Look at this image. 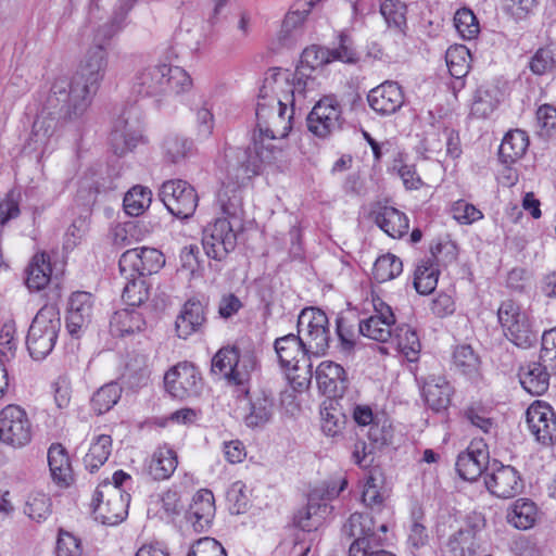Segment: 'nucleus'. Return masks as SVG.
<instances>
[{
	"instance_id": "obj_1",
	"label": "nucleus",
	"mask_w": 556,
	"mask_h": 556,
	"mask_svg": "<svg viewBox=\"0 0 556 556\" xmlns=\"http://www.w3.org/2000/svg\"><path fill=\"white\" fill-rule=\"evenodd\" d=\"M287 108L278 105L277 94L270 89L263 92L261 88L255 110L258 136L254 135L252 146L226 150V178L218 200L228 217L236 218L241 212L240 188L258 174L261 163H270L275 159L274 147L264 146L263 140L288 136L292 113L287 116Z\"/></svg>"
},
{
	"instance_id": "obj_2",
	"label": "nucleus",
	"mask_w": 556,
	"mask_h": 556,
	"mask_svg": "<svg viewBox=\"0 0 556 556\" xmlns=\"http://www.w3.org/2000/svg\"><path fill=\"white\" fill-rule=\"evenodd\" d=\"M108 66V49L103 43H92L71 79L63 77L54 80L51 92L64 103L68 119L78 118L87 111L105 77Z\"/></svg>"
},
{
	"instance_id": "obj_3",
	"label": "nucleus",
	"mask_w": 556,
	"mask_h": 556,
	"mask_svg": "<svg viewBox=\"0 0 556 556\" xmlns=\"http://www.w3.org/2000/svg\"><path fill=\"white\" fill-rule=\"evenodd\" d=\"M189 74L179 66L149 65L139 70L132 83L134 92L142 97L159 98L179 94L191 88Z\"/></svg>"
},
{
	"instance_id": "obj_4",
	"label": "nucleus",
	"mask_w": 556,
	"mask_h": 556,
	"mask_svg": "<svg viewBox=\"0 0 556 556\" xmlns=\"http://www.w3.org/2000/svg\"><path fill=\"white\" fill-rule=\"evenodd\" d=\"M256 368V356L251 352L241 353L237 346L222 348L212 358V372L222 374L237 397L249 395L251 376Z\"/></svg>"
},
{
	"instance_id": "obj_5",
	"label": "nucleus",
	"mask_w": 556,
	"mask_h": 556,
	"mask_svg": "<svg viewBox=\"0 0 556 556\" xmlns=\"http://www.w3.org/2000/svg\"><path fill=\"white\" fill-rule=\"evenodd\" d=\"M61 316L54 305L42 306L34 317L26 337V346L31 358L41 361L53 350L59 331Z\"/></svg>"
},
{
	"instance_id": "obj_6",
	"label": "nucleus",
	"mask_w": 556,
	"mask_h": 556,
	"mask_svg": "<svg viewBox=\"0 0 556 556\" xmlns=\"http://www.w3.org/2000/svg\"><path fill=\"white\" fill-rule=\"evenodd\" d=\"M313 84L311 74L303 68H296L294 73L277 68L275 73L265 78L262 91L270 89L277 94L278 105H290L293 111L295 106L302 108L309 86Z\"/></svg>"
},
{
	"instance_id": "obj_7",
	"label": "nucleus",
	"mask_w": 556,
	"mask_h": 556,
	"mask_svg": "<svg viewBox=\"0 0 556 556\" xmlns=\"http://www.w3.org/2000/svg\"><path fill=\"white\" fill-rule=\"evenodd\" d=\"M505 337L518 348L529 349L538 342L539 329L529 314L514 300H504L497 309Z\"/></svg>"
},
{
	"instance_id": "obj_8",
	"label": "nucleus",
	"mask_w": 556,
	"mask_h": 556,
	"mask_svg": "<svg viewBox=\"0 0 556 556\" xmlns=\"http://www.w3.org/2000/svg\"><path fill=\"white\" fill-rule=\"evenodd\" d=\"M342 535L353 539L349 546V556H364L366 549L383 545L381 533L388 531V526L381 523L378 528L369 514L354 513L344 522Z\"/></svg>"
},
{
	"instance_id": "obj_9",
	"label": "nucleus",
	"mask_w": 556,
	"mask_h": 556,
	"mask_svg": "<svg viewBox=\"0 0 556 556\" xmlns=\"http://www.w3.org/2000/svg\"><path fill=\"white\" fill-rule=\"evenodd\" d=\"M160 198L168 212L181 219L194 214L199 201L195 189L182 179L165 181L161 187Z\"/></svg>"
},
{
	"instance_id": "obj_10",
	"label": "nucleus",
	"mask_w": 556,
	"mask_h": 556,
	"mask_svg": "<svg viewBox=\"0 0 556 556\" xmlns=\"http://www.w3.org/2000/svg\"><path fill=\"white\" fill-rule=\"evenodd\" d=\"M142 137L141 114L137 109H128L114 122L110 142L116 155L132 151Z\"/></svg>"
},
{
	"instance_id": "obj_11",
	"label": "nucleus",
	"mask_w": 556,
	"mask_h": 556,
	"mask_svg": "<svg viewBox=\"0 0 556 556\" xmlns=\"http://www.w3.org/2000/svg\"><path fill=\"white\" fill-rule=\"evenodd\" d=\"M299 331H306L304 344L307 353L324 354L329 346L328 317L319 308H305L298 319Z\"/></svg>"
},
{
	"instance_id": "obj_12",
	"label": "nucleus",
	"mask_w": 556,
	"mask_h": 556,
	"mask_svg": "<svg viewBox=\"0 0 556 556\" xmlns=\"http://www.w3.org/2000/svg\"><path fill=\"white\" fill-rule=\"evenodd\" d=\"M31 440V424L26 412L17 405H8L0 412V441L22 447Z\"/></svg>"
},
{
	"instance_id": "obj_13",
	"label": "nucleus",
	"mask_w": 556,
	"mask_h": 556,
	"mask_svg": "<svg viewBox=\"0 0 556 556\" xmlns=\"http://www.w3.org/2000/svg\"><path fill=\"white\" fill-rule=\"evenodd\" d=\"M202 245L206 255L224 261L237 245V233L228 218H217L203 231Z\"/></svg>"
},
{
	"instance_id": "obj_14",
	"label": "nucleus",
	"mask_w": 556,
	"mask_h": 556,
	"mask_svg": "<svg viewBox=\"0 0 556 556\" xmlns=\"http://www.w3.org/2000/svg\"><path fill=\"white\" fill-rule=\"evenodd\" d=\"M164 384L173 397L184 400L200 394L202 378L193 364L184 362L165 374Z\"/></svg>"
},
{
	"instance_id": "obj_15",
	"label": "nucleus",
	"mask_w": 556,
	"mask_h": 556,
	"mask_svg": "<svg viewBox=\"0 0 556 556\" xmlns=\"http://www.w3.org/2000/svg\"><path fill=\"white\" fill-rule=\"evenodd\" d=\"M306 122L308 130L319 138H326L341 129L342 112L336 98L320 99L308 114Z\"/></svg>"
},
{
	"instance_id": "obj_16",
	"label": "nucleus",
	"mask_w": 556,
	"mask_h": 556,
	"mask_svg": "<svg viewBox=\"0 0 556 556\" xmlns=\"http://www.w3.org/2000/svg\"><path fill=\"white\" fill-rule=\"evenodd\" d=\"M486 489L495 496L510 498L522 490V480L519 472L509 465L494 460L484 477Z\"/></svg>"
},
{
	"instance_id": "obj_17",
	"label": "nucleus",
	"mask_w": 556,
	"mask_h": 556,
	"mask_svg": "<svg viewBox=\"0 0 556 556\" xmlns=\"http://www.w3.org/2000/svg\"><path fill=\"white\" fill-rule=\"evenodd\" d=\"M375 314L358 323L359 334L378 341L387 342L392 338L395 317L392 308L380 298L372 300Z\"/></svg>"
},
{
	"instance_id": "obj_18",
	"label": "nucleus",
	"mask_w": 556,
	"mask_h": 556,
	"mask_svg": "<svg viewBox=\"0 0 556 556\" xmlns=\"http://www.w3.org/2000/svg\"><path fill=\"white\" fill-rule=\"evenodd\" d=\"M526 417L529 430L539 443L546 446L556 443V415L549 405L535 402L528 407Z\"/></svg>"
},
{
	"instance_id": "obj_19",
	"label": "nucleus",
	"mask_w": 556,
	"mask_h": 556,
	"mask_svg": "<svg viewBox=\"0 0 556 556\" xmlns=\"http://www.w3.org/2000/svg\"><path fill=\"white\" fill-rule=\"evenodd\" d=\"M93 300L89 292L77 291L70 298L66 329L74 338H79L92 318Z\"/></svg>"
},
{
	"instance_id": "obj_20",
	"label": "nucleus",
	"mask_w": 556,
	"mask_h": 556,
	"mask_svg": "<svg viewBox=\"0 0 556 556\" xmlns=\"http://www.w3.org/2000/svg\"><path fill=\"white\" fill-rule=\"evenodd\" d=\"M367 101L377 114L391 115L403 106L404 93L396 81L387 80L369 91Z\"/></svg>"
},
{
	"instance_id": "obj_21",
	"label": "nucleus",
	"mask_w": 556,
	"mask_h": 556,
	"mask_svg": "<svg viewBox=\"0 0 556 556\" xmlns=\"http://www.w3.org/2000/svg\"><path fill=\"white\" fill-rule=\"evenodd\" d=\"M315 377L319 391L328 397H341L348 389L346 371L334 362H321Z\"/></svg>"
},
{
	"instance_id": "obj_22",
	"label": "nucleus",
	"mask_w": 556,
	"mask_h": 556,
	"mask_svg": "<svg viewBox=\"0 0 556 556\" xmlns=\"http://www.w3.org/2000/svg\"><path fill=\"white\" fill-rule=\"evenodd\" d=\"M215 500L212 491L201 489L193 495L186 518L192 525L195 532H203L210 528L215 516Z\"/></svg>"
},
{
	"instance_id": "obj_23",
	"label": "nucleus",
	"mask_w": 556,
	"mask_h": 556,
	"mask_svg": "<svg viewBox=\"0 0 556 556\" xmlns=\"http://www.w3.org/2000/svg\"><path fill=\"white\" fill-rule=\"evenodd\" d=\"M443 249L450 250L452 257H454L453 244L438 243L431 247V257L428 260H422L420 264L417 266L414 275V287L418 293L429 294L435 289L438 283L439 270L434 266L432 258H437L438 254H440Z\"/></svg>"
},
{
	"instance_id": "obj_24",
	"label": "nucleus",
	"mask_w": 556,
	"mask_h": 556,
	"mask_svg": "<svg viewBox=\"0 0 556 556\" xmlns=\"http://www.w3.org/2000/svg\"><path fill=\"white\" fill-rule=\"evenodd\" d=\"M274 348L280 366L288 370H298L300 356L304 357L307 354L304 339L293 333L276 339Z\"/></svg>"
},
{
	"instance_id": "obj_25",
	"label": "nucleus",
	"mask_w": 556,
	"mask_h": 556,
	"mask_svg": "<svg viewBox=\"0 0 556 556\" xmlns=\"http://www.w3.org/2000/svg\"><path fill=\"white\" fill-rule=\"evenodd\" d=\"M518 377L522 388L531 395L540 396L548 390L551 372L542 362H530L521 366Z\"/></svg>"
},
{
	"instance_id": "obj_26",
	"label": "nucleus",
	"mask_w": 556,
	"mask_h": 556,
	"mask_svg": "<svg viewBox=\"0 0 556 556\" xmlns=\"http://www.w3.org/2000/svg\"><path fill=\"white\" fill-rule=\"evenodd\" d=\"M489 453L484 450H468L458 455L456 470L460 478L467 481H476L482 473L486 476L490 468Z\"/></svg>"
},
{
	"instance_id": "obj_27",
	"label": "nucleus",
	"mask_w": 556,
	"mask_h": 556,
	"mask_svg": "<svg viewBox=\"0 0 556 556\" xmlns=\"http://www.w3.org/2000/svg\"><path fill=\"white\" fill-rule=\"evenodd\" d=\"M479 531V525L467 522L452 533L446 543L451 556H473L478 548L477 534Z\"/></svg>"
},
{
	"instance_id": "obj_28",
	"label": "nucleus",
	"mask_w": 556,
	"mask_h": 556,
	"mask_svg": "<svg viewBox=\"0 0 556 556\" xmlns=\"http://www.w3.org/2000/svg\"><path fill=\"white\" fill-rule=\"evenodd\" d=\"M205 321L204 307L200 301L189 300L178 315L175 326L179 338L188 339L199 331Z\"/></svg>"
},
{
	"instance_id": "obj_29",
	"label": "nucleus",
	"mask_w": 556,
	"mask_h": 556,
	"mask_svg": "<svg viewBox=\"0 0 556 556\" xmlns=\"http://www.w3.org/2000/svg\"><path fill=\"white\" fill-rule=\"evenodd\" d=\"M452 387L443 377H430L422 386V395L434 412L446 409L451 403Z\"/></svg>"
},
{
	"instance_id": "obj_30",
	"label": "nucleus",
	"mask_w": 556,
	"mask_h": 556,
	"mask_svg": "<svg viewBox=\"0 0 556 556\" xmlns=\"http://www.w3.org/2000/svg\"><path fill=\"white\" fill-rule=\"evenodd\" d=\"M274 397L270 394L261 392L251 396L249 413L244 416V424L249 428L265 426L274 414Z\"/></svg>"
},
{
	"instance_id": "obj_31",
	"label": "nucleus",
	"mask_w": 556,
	"mask_h": 556,
	"mask_svg": "<svg viewBox=\"0 0 556 556\" xmlns=\"http://www.w3.org/2000/svg\"><path fill=\"white\" fill-rule=\"evenodd\" d=\"M48 464L53 481L60 485H70L73 480V471L70 457L62 444L53 443L49 447Z\"/></svg>"
},
{
	"instance_id": "obj_32",
	"label": "nucleus",
	"mask_w": 556,
	"mask_h": 556,
	"mask_svg": "<svg viewBox=\"0 0 556 556\" xmlns=\"http://www.w3.org/2000/svg\"><path fill=\"white\" fill-rule=\"evenodd\" d=\"M329 513L330 507L327 503L309 500L307 505L295 514L294 525L303 531H316L323 526Z\"/></svg>"
},
{
	"instance_id": "obj_33",
	"label": "nucleus",
	"mask_w": 556,
	"mask_h": 556,
	"mask_svg": "<svg viewBox=\"0 0 556 556\" xmlns=\"http://www.w3.org/2000/svg\"><path fill=\"white\" fill-rule=\"evenodd\" d=\"M128 500L122 492L113 494L104 504H97L93 507L96 520H100L103 525H117L124 520L127 515Z\"/></svg>"
},
{
	"instance_id": "obj_34",
	"label": "nucleus",
	"mask_w": 556,
	"mask_h": 556,
	"mask_svg": "<svg viewBox=\"0 0 556 556\" xmlns=\"http://www.w3.org/2000/svg\"><path fill=\"white\" fill-rule=\"evenodd\" d=\"M375 223L391 238H401L408 230L407 216L392 206L381 207L376 213Z\"/></svg>"
},
{
	"instance_id": "obj_35",
	"label": "nucleus",
	"mask_w": 556,
	"mask_h": 556,
	"mask_svg": "<svg viewBox=\"0 0 556 556\" xmlns=\"http://www.w3.org/2000/svg\"><path fill=\"white\" fill-rule=\"evenodd\" d=\"M178 465L176 452L167 445L160 446L152 455L148 472L154 480L168 479Z\"/></svg>"
},
{
	"instance_id": "obj_36",
	"label": "nucleus",
	"mask_w": 556,
	"mask_h": 556,
	"mask_svg": "<svg viewBox=\"0 0 556 556\" xmlns=\"http://www.w3.org/2000/svg\"><path fill=\"white\" fill-rule=\"evenodd\" d=\"M529 146L526 131L515 129L508 131L502 140L498 149V157L502 163L513 164L523 156Z\"/></svg>"
},
{
	"instance_id": "obj_37",
	"label": "nucleus",
	"mask_w": 556,
	"mask_h": 556,
	"mask_svg": "<svg viewBox=\"0 0 556 556\" xmlns=\"http://www.w3.org/2000/svg\"><path fill=\"white\" fill-rule=\"evenodd\" d=\"M146 327L142 313L136 309H122L115 312L110 320V329L113 336L125 337L140 332Z\"/></svg>"
},
{
	"instance_id": "obj_38",
	"label": "nucleus",
	"mask_w": 556,
	"mask_h": 556,
	"mask_svg": "<svg viewBox=\"0 0 556 556\" xmlns=\"http://www.w3.org/2000/svg\"><path fill=\"white\" fill-rule=\"evenodd\" d=\"M50 256L46 252L33 256L26 269V285L30 290H42L51 278Z\"/></svg>"
},
{
	"instance_id": "obj_39",
	"label": "nucleus",
	"mask_w": 556,
	"mask_h": 556,
	"mask_svg": "<svg viewBox=\"0 0 556 556\" xmlns=\"http://www.w3.org/2000/svg\"><path fill=\"white\" fill-rule=\"evenodd\" d=\"M480 357L470 345L455 348L453 352V366L462 375L471 380H477L480 377Z\"/></svg>"
},
{
	"instance_id": "obj_40",
	"label": "nucleus",
	"mask_w": 556,
	"mask_h": 556,
	"mask_svg": "<svg viewBox=\"0 0 556 556\" xmlns=\"http://www.w3.org/2000/svg\"><path fill=\"white\" fill-rule=\"evenodd\" d=\"M112 452V439L108 434L97 435L84 457L85 467L94 472L108 460Z\"/></svg>"
},
{
	"instance_id": "obj_41",
	"label": "nucleus",
	"mask_w": 556,
	"mask_h": 556,
	"mask_svg": "<svg viewBox=\"0 0 556 556\" xmlns=\"http://www.w3.org/2000/svg\"><path fill=\"white\" fill-rule=\"evenodd\" d=\"M536 518V506L527 498L517 500L507 513V521L517 529H530Z\"/></svg>"
},
{
	"instance_id": "obj_42",
	"label": "nucleus",
	"mask_w": 556,
	"mask_h": 556,
	"mask_svg": "<svg viewBox=\"0 0 556 556\" xmlns=\"http://www.w3.org/2000/svg\"><path fill=\"white\" fill-rule=\"evenodd\" d=\"M123 389L117 382H110L99 388L92 395L90 405L97 415L111 410L119 401Z\"/></svg>"
},
{
	"instance_id": "obj_43",
	"label": "nucleus",
	"mask_w": 556,
	"mask_h": 556,
	"mask_svg": "<svg viewBox=\"0 0 556 556\" xmlns=\"http://www.w3.org/2000/svg\"><path fill=\"white\" fill-rule=\"evenodd\" d=\"M497 94L498 90L494 87L478 88L471 105V114L478 118L489 117L500 102Z\"/></svg>"
},
{
	"instance_id": "obj_44",
	"label": "nucleus",
	"mask_w": 556,
	"mask_h": 556,
	"mask_svg": "<svg viewBox=\"0 0 556 556\" xmlns=\"http://www.w3.org/2000/svg\"><path fill=\"white\" fill-rule=\"evenodd\" d=\"M152 192L142 186L132 187L124 197L123 206L129 216L141 215L151 204Z\"/></svg>"
},
{
	"instance_id": "obj_45",
	"label": "nucleus",
	"mask_w": 556,
	"mask_h": 556,
	"mask_svg": "<svg viewBox=\"0 0 556 556\" xmlns=\"http://www.w3.org/2000/svg\"><path fill=\"white\" fill-rule=\"evenodd\" d=\"M556 68V47L539 48L529 60V70L536 76L552 74Z\"/></svg>"
},
{
	"instance_id": "obj_46",
	"label": "nucleus",
	"mask_w": 556,
	"mask_h": 556,
	"mask_svg": "<svg viewBox=\"0 0 556 556\" xmlns=\"http://www.w3.org/2000/svg\"><path fill=\"white\" fill-rule=\"evenodd\" d=\"M402 270V261L397 256L388 253L376 260L372 268V277L377 282L382 283L394 279Z\"/></svg>"
},
{
	"instance_id": "obj_47",
	"label": "nucleus",
	"mask_w": 556,
	"mask_h": 556,
	"mask_svg": "<svg viewBox=\"0 0 556 556\" xmlns=\"http://www.w3.org/2000/svg\"><path fill=\"white\" fill-rule=\"evenodd\" d=\"M100 187L101 185L97 178V173L92 169L86 172L78 181V189L75 198L77 204L86 207L93 205L100 192Z\"/></svg>"
},
{
	"instance_id": "obj_48",
	"label": "nucleus",
	"mask_w": 556,
	"mask_h": 556,
	"mask_svg": "<svg viewBox=\"0 0 556 556\" xmlns=\"http://www.w3.org/2000/svg\"><path fill=\"white\" fill-rule=\"evenodd\" d=\"M380 13L389 27L404 33L406 23L407 7L400 0H384L380 5Z\"/></svg>"
},
{
	"instance_id": "obj_49",
	"label": "nucleus",
	"mask_w": 556,
	"mask_h": 556,
	"mask_svg": "<svg viewBox=\"0 0 556 556\" xmlns=\"http://www.w3.org/2000/svg\"><path fill=\"white\" fill-rule=\"evenodd\" d=\"M393 339L396 341L397 348L408 358L415 357L420 351V341L414 329L407 325L399 326L393 329Z\"/></svg>"
},
{
	"instance_id": "obj_50",
	"label": "nucleus",
	"mask_w": 556,
	"mask_h": 556,
	"mask_svg": "<svg viewBox=\"0 0 556 556\" xmlns=\"http://www.w3.org/2000/svg\"><path fill=\"white\" fill-rule=\"evenodd\" d=\"M469 50L465 46L451 47L446 51V65L450 74L455 78H462L469 72Z\"/></svg>"
},
{
	"instance_id": "obj_51",
	"label": "nucleus",
	"mask_w": 556,
	"mask_h": 556,
	"mask_svg": "<svg viewBox=\"0 0 556 556\" xmlns=\"http://www.w3.org/2000/svg\"><path fill=\"white\" fill-rule=\"evenodd\" d=\"M51 500L42 492H33L28 495L24 513L33 520L40 522L51 514Z\"/></svg>"
},
{
	"instance_id": "obj_52",
	"label": "nucleus",
	"mask_w": 556,
	"mask_h": 556,
	"mask_svg": "<svg viewBox=\"0 0 556 556\" xmlns=\"http://www.w3.org/2000/svg\"><path fill=\"white\" fill-rule=\"evenodd\" d=\"M454 25L457 33L467 40L473 39L480 31L479 22L469 9L463 8L454 15Z\"/></svg>"
},
{
	"instance_id": "obj_53",
	"label": "nucleus",
	"mask_w": 556,
	"mask_h": 556,
	"mask_svg": "<svg viewBox=\"0 0 556 556\" xmlns=\"http://www.w3.org/2000/svg\"><path fill=\"white\" fill-rule=\"evenodd\" d=\"M329 55L328 48L311 46L302 52L300 65L296 68H303L311 74L315 68L330 63Z\"/></svg>"
},
{
	"instance_id": "obj_54",
	"label": "nucleus",
	"mask_w": 556,
	"mask_h": 556,
	"mask_svg": "<svg viewBox=\"0 0 556 556\" xmlns=\"http://www.w3.org/2000/svg\"><path fill=\"white\" fill-rule=\"evenodd\" d=\"M164 155L170 163L182 161L191 149V142L179 135H169L163 143Z\"/></svg>"
},
{
	"instance_id": "obj_55",
	"label": "nucleus",
	"mask_w": 556,
	"mask_h": 556,
	"mask_svg": "<svg viewBox=\"0 0 556 556\" xmlns=\"http://www.w3.org/2000/svg\"><path fill=\"white\" fill-rule=\"evenodd\" d=\"M140 253V276H149L157 273L165 264L161 251L153 248H141Z\"/></svg>"
},
{
	"instance_id": "obj_56",
	"label": "nucleus",
	"mask_w": 556,
	"mask_h": 556,
	"mask_svg": "<svg viewBox=\"0 0 556 556\" xmlns=\"http://www.w3.org/2000/svg\"><path fill=\"white\" fill-rule=\"evenodd\" d=\"M451 214L455 220L463 225H470L483 217V214L473 204L457 200L451 206Z\"/></svg>"
},
{
	"instance_id": "obj_57",
	"label": "nucleus",
	"mask_w": 556,
	"mask_h": 556,
	"mask_svg": "<svg viewBox=\"0 0 556 556\" xmlns=\"http://www.w3.org/2000/svg\"><path fill=\"white\" fill-rule=\"evenodd\" d=\"M392 170L396 172L406 189L417 190L421 187L422 181L419 175L417 174L415 166L404 164L401 154H399L397 159H394L392 164Z\"/></svg>"
},
{
	"instance_id": "obj_58",
	"label": "nucleus",
	"mask_w": 556,
	"mask_h": 556,
	"mask_svg": "<svg viewBox=\"0 0 556 556\" xmlns=\"http://www.w3.org/2000/svg\"><path fill=\"white\" fill-rule=\"evenodd\" d=\"M329 62L341 61L344 63H355L358 60L357 52L353 48L351 38L345 34L339 36V47L329 49Z\"/></svg>"
},
{
	"instance_id": "obj_59",
	"label": "nucleus",
	"mask_w": 556,
	"mask_h": 556,
	"mask_svg": "<svg viewBox=\"0 0 556 556\" xmlns=\"http://www.w3.org/2000/svg\"><path fill=\"white\" fill-rule=\"evenodd\" d=\"M188 556H227L223 545L215 539H199L189 549Z\"/></svg>"
},
{
	"instance_id": "obj_60",
	"label": "nucleus",
	"mask_w": 556,
	"mask_h": 556,
	"mask_svg": "<svg viewBox=\"0 0 556 556\" xmlns=\"http://www.w3.org/2000/svg\"><path fill=\"white\" fill-rule=\"evenodd\" d=\"M140 262L139 249L125 251L118 262L121 274L126 279H135L136 276H140Z\"/></svg>"
},
{
	"instance_id": "obj_61",
	"label": "nucleus",
	"mask_w": 556,
	"mask_h": 556,
	"mask_svg": "<svg viewBox=\"0 0 556 556\" xmlns=\"http://www.w3.org/2000/svg\"><path fill=\"white\" fill-rule=\"evenodd\" d=\"M321 430L328 437H339L345 426V417L337 409L321 412Z\"/></svg>"
},
{
	"instance_id": "obj_62",
	"label": "nucleus",
	"mask_w": 556,
	"mask_h": 556,
	"mask_svg": "<svg viewBox=\"0 0 556 556\" xmlns=\"http://www.w3.org/2000/svg\"><path fill=\"white\" fill-rule=\"evenodd\" d=\"M15 328L12 324H4L0 331V356L9 362L15 356L16 343L14 341Z\"/></svg>"
},
{
	"instance_id": "obj_63",
	"label": "nucleus",
	"mask_w": 556,
	"mask_h": 556,
	"mask_svg": "<svg viewBox=\"0 0 556 556\" xmlns=\"http://www.w3.org/2000/svg\"><path fill=\"white\" fill-rule=\"evenodd\" d=\"M314 5V0H303L296 3V9L290 11L282 23V28L289 31L304 22Z\"/></svg>"
},
{
	"instance_id": "obj_64",
	"label": "nucleus",
	"mask_w": 556,
	"mask_h": 556,
	"mask_svg": "<svg viewBox=\"0 0 556 556\" xmlns=\"http://www.w3.org/2000/svg\"><path fill=\"white\" fill-rule=\"evenodd\" d=\"M58 556H80L81 547L80 542L70 532L60 530L56 541Z\"/></svg>"
}]
</instances>
